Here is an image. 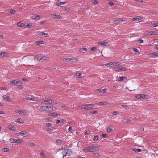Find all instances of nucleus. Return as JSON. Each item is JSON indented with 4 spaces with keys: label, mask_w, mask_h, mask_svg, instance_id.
I'll list each match as a JSON object with an SVG mask.
<instances>
[{
    "label": "nucleus",
    "mask_w": 158,
    "mask_h": 158,
    "mask_svg": "<svg viewBox=\"0 0 158 158\" xmlns=\"http://www.w3.org/2000/svg\"><path fill=\"white\" fill-rule=\"evenodd\" d=\"M40 155L41 158H46L43 150L40 151Z\"/></svg>",
    "instance_id": "f3484780"
},
{
    "label": "nucleus",
    "mask_w": 158,
    "mask_h": 158,
    "mask_svg": "<svg viewBox=\"0 0 158 158\" xmlns=\"http://www.w3.org/2000/svg\"><path fill=\"white\" fill-rule=\"evenodd\" d=\"M0 89L1 90H6V88L4 87H1L0 88Z\"/></svg>",
    "instance_id": "69168bd1"
},
{
    "label": "nucleus",
    "mask_w": 158,
    "mask_h": 158,
    "mask_svg": "<svg viewBox=\"0 0 158 158\" xmlns=\"http://www.w3.org/2000/svg\"><path fill=\"white\" fill-rule=\"evenodd\" d=\"M40 107H41V109L44 110V111H45V108H46V106H40Z\"/></svg>",
    "instance_id": "de8ad7c7"
},
{
    "label": "nucleus",
    "mask_w": 158,
    "mask_h": 158,
    "mask_svg": "<svg viewBox=\"0 0 158 158\" xmlns=\"http://www.w3.org/2000/svg\"><path fill=\"white\" fill-rule=\"evenodd\" d=\"M51 16H52L54 18H56L57 19H61L63 17L60 15L56 14L55 13L53 14H51Z\"/></svg>",
    "instance_id": "1a4fd4ad"
},
{
    "label": "nucleus",
    "mask_w": 158,
    "mask_h": 158,
    "mask_svg": "<svg viewBox=\"0 0 158 158\" xmlns=\"http://www.w3.org/2000/svg\"><path fill=\"white\" fill-rule=\"evenodd\" d=\"M56 108L55 107L51 106H47L45 108V111L48 112H51L56 110Z\"/></svg>",
    "instance_id": "20e7f679"
},
{
    "label": "nucleus",
    "mask_w": 158,
    "mask_h": 158,
    "mask_svg": "<svg viewBox=\"0 0 158 158\" xmlns=\"http://www.w3.org/2000/svg\"><path fill=\"white\" fill-rule=\"evenodd\" d=\"M133 50L135 52H138L137 49V48H133Z\"/></svg>",
    "instance_id": "680f3d73"
},
{
    "label": "nucleus",
    "mask_w": 158,
    "mask_h": 158,
    "mask_svg": "<svg viewBox=\"0 0 158 158\" xmlns=\"http://www.w3.org/2000/svg\"><path fill=\"white\" fill-rule=\"evenodd\" d=\"M48 57L46 56H40L35 57L34 58V59H36L37 60H48Z\"/></svg>",
    "instance_id": "39448f33"
},
{
    "label": "nucleus",
    "mask_w": 158,
    "mask_h": 158,
    "mask_svg": "<svg viewBox=\"0 0 158 158\" xmlns=\"http://www.w3.org/2000/svg\"><path fill=\"white\" fill-rule=\"evenodd\" d=\"M67 58H63L62 59V61L64 62H67Z\"/></svg>",
    "instance_id": "5fc2aeb1"
},
{
    "label": "nucleus",
    "mask_w": 158,
    "mask_h": 158,
    "mask_svg": "<svg viewBox=\"0 0 158 158\" xmlns=\"http://www.w3.org/2000/svg\"><path fill=\"white\" fill-rule=\"evenodd\" d=\"M76 76L77 78H80L81 77V73H76Z\"/></svg>",
    "instance_id": "e433bc0d"
},
{
    "label": "nucleus",
    "mask_w": 158,
    "mask_h": 158,
    "mask_svg": "<svg viewBox=\"0 0 158 158\" xmlns=\"http://www.w3.org/2000/svg\"><path fill=\"white\" fill-rule=\"evenodd\" d=\"M145 35L148 36L152 35H156V32L152 31H148L145 32Z\"/></svg>",
    "instance_id": "6e6552de"
},
{
    "label": "nucleus",
    "mask_w": 158,
    "mask_h": 158,
    "mask_svg": "<svg viewBox=\"0 0 158 158\" xmlns=\"http://www.w3.org/2000/svg\"><path fill=\"white\" fill-rule=\"evenodd\" d=\"M77 59L76 58H67V62H69V61H73V62L74 61L76 60Z\"/></svg>",
    "instance_id": "aec40b11"
},
{
    "label": "nucleus",
    "mask_w": 158,
    "mask_h": 158,
    "mask_svg": "<svg viewBox=\"0 0 158 158\" xmlns=\"http://www.w3.org/2000/svg\"><path fill=\"white\" fill-rule=\"evenodd\" d=\"M3 98L4 100H7L8 101H10L11 100V99H10V97L6 95H3Z\"/></svg>",
    "instance_id": "f8f14e48"
},
{
    "label": "nucleus",
    "mask_w": 158,
    "mask_h": 158,
    "mask_svg": "<svg viewBox=\"0 0 158 158\" xmlns=\"http://www.w3.org/2000/svg\"><path fill=\"white\" fill-rule=\"evenodd\" d=\"M3 151L4 152H7L9 151V149L6 148H3Z\"/></svg>",
    "instance_id": "c03bdc74"
},
{
    "label": "nucleus",
    "mask_w": 158,
    "mask_h": 158,
    "mask_svg": "<svg viewBox=\"0 0 158 158\" xmlns=\"http://www.w3.org/2000/svg\"><path fill=\"white\" fill-rule=\"evenodd\" d=\"M111 128L109 127L107 129V131L108 132H110L111 131Z\"/></svg>",
    "instance_id": "6e6d98bb"
},
{
    "label": "nucleus",
    "mask_w": 158,
    "mask_h": 158,
    "mask_svg": "<svg viewBox=\"0 0 158 158\" xmlns=\"http://www.w3.org/2000/svg\"><path fill=\"white\" fill-rule=\"evenodd\" d=\"M121 106L123 107H125V108H126V107L127 108L128 107V106L126 105H122Z\"/></svg>",
    "instance_id": "bf43d9fd"
},
{
    "label": "nucleus",
    "mask_w": 158,
    "mask_h": 158,
    "mask_svg": "<svg viewBox=\"0 0 158 158\" xmlns=\"http://www.w3.org/2000/svg\"><path fill=\"white\" fill-rule=\"evenodd\" d=\"M27 113V112L25 110H20L19 114L23 115H25Z\"/></svg>",
    "instance_id": "5701e85b"
},
{
    "label": "nucleus",
    "mask_w": 158,
    "mask_h": 158,
    "mask_svg": "<svg viewBox=\"0 0 158 158\" xmlns=\"http://www.w3.org/2000/svg\"><path fill=\"white\" fill-rule=\"evenodd\" d=\"M108 103L107 102H102L99 103V104L102 105H106Z\"/></svg>",
    "instance_id": "c756f323"
},
{
    "label": "nucleus",
    "mask_w": 158,
    "mask_h": 158,
    "mask_svg": "<svg viewBox=\"0 0 158 158\" xmlns=\"http://www.w3.org/2000/svg\"><path fill=\"white\" fill-rule=\"evenodd\" d=\"M97 111H91V114H96L97 113Z\"/></svg>",
    "instance_id": "0e129e2a"
},
{
    "label": "nucleus",
    "mask_w": 158,
    "mask_h": 158,
    "mask_svg": "<svg viewBox=\"0 0 158 158\" xmlns=\"http://www.w3.org/2000/svg\"><path fill=\"white\" fill-rule=\"evenodd\" d=\"M56 142L58 143H62V141L59 139H56Z\"/></svg>",
    "instance_id": "a18cd8bd"
},
{
    "label": "nucleus",
    "mask_w": 158,
    "mask_h": 158,
    "mask_svg": "<svg viewBox=\"0 0 158 158\" xmlns=\"http://www.w3.org/2000/svg\"><path fill=\"white\" fill-rule=\"evenodd\" d=\"M81 52H83V51H86L87 49L85 48H83L80 49Z\"/></svg>",
    "instance_id": "ea45409f"
},
{
    "label": "nucleus",
    "mask_w": 158,
    "mask_h": 158,
    "mask_svg": "<svg viewBox=\"0 0 158 158\" xmlns=\"http://www.w3.org/2000/svg\"><path fill=\"white\" fill-rule=\"evenodd\" d=\"M98 139V136L97 135L94 136L93 139V141L94 142L96 141Z\"/></svg>",
    "instance_id": "2f4dec72"
},
{
    "label": "nucleus",
    "mask_w": 158,
    "mask_h": 158,
    "mask_svg": "<svg viewBox=\"0 0 158 158\" xmlns=\"http://www.w3.org/2000/svg\"><path fill=\"white\" fill-rule=\"evenodd\" d=\"M136 98L137 99L141 98H148V96L147 95H144L143 94H139L137 95L136 96Z\"/></svg>",
    "instance_id": "423d86ee"
},
{
    "label": "nucleus",
    "mask_w": 158,
    "mask_h": 158,
    "mask_svg": "<svg viewBox=\"0 0 158 158\" xmlns=\"http://www.w3.org/2000/svg\"><path fill=\"white\" fill-rule=\"evenodd\" d=\"M108 4L110 5V6H113L114 5V3H113L111 2V1H110L108 2Z\"/></svg>",
    "instance_id": "864d4df0"
},
{
    "label": "nucleus",
    "mask_w": 158,
    "mask_h": 158,
    "mask_svg": "<svg viewBox=\"0 0 158 158\" xmlns=\"http://www.w3.org/2000/svg\"><path fill=\"white\" fill-rule=\"evenodd\" d=\"M107 135L106 134H102V136L103 138H106V137Z\"/></svg>",
    "instance_id": "3c124183"
},
{
    "label": "nucleus",
    "mask_w": 158,
    "mask_h": 158,
    "mask_svg": "<svg viewBox=\"0 0 158 158\" xmlns=\"http://www.w3.org/2000/svg\"><path fill=\"white\" fill-rule=\"evenodd\" d=\"M7 53L2 52L0 53V56H7Z\"/></svg>",
    "instance_id": "bb28decb"
},
{
    "label": "nucleus",
    "mask_w": 158,
    "mask_h": 158,
    "mask_svg": "<svg viewBox=\"0 0 158 158\" xmlns=\"http://www.w3.org/2000/svg\"><path fill=\"white\" fill-rule=\"evenodd\" d=\"M19 134L21 136H24V135L26 134V132L24 131H22L20 132Z\"/></svg>",
    "instance_id": "f704fd0d"
},
{
    "label": "nucleus",
    "mask_w": 158,
    "mask_h": 158,
    "mask_svg": "<svg viewBox=\"0 0 158 158\" xmlns=\"http://www.w3.org/2000/svg\"><path fill=\"white\" fill-rule=\"evenodd\" d=\"M106 91V89H98L97 90V92L98 93H105Z\"/></svg>",
    "instance_id": "ddd939ff"
},
{
    "label": "nucleus",
    "mask_w": 158,
    "mask_h": 158,
    "mask_svg": "<svg viewBox=\"0 0 158 158\" xmlns=\"http://www.w3.org/2000/svg\"><path fill=\"white\" fill-rule=\"evenodd\" d=\"M65 121L64 119H62L60 120H57L56 121V123L57 124L59 123H62L65 122Z\"/></svg>",
    "instance_id": "dca6fc26"
},
{
    "label": "nucleus",
    "mask_w": 158,
    "mask_h": 158,
    "mask_svg": "<svg viewBox=\"0 0 158 158\" xmlns=\"http://www.w3.org/2000/svg\"><path fill=\"white\" fill-rule=\"evenodd\" d=\"M95 106L94 104H86L84 105V109L89 110L94 108Z\"/></svg>",
    "instance_id": "0eeeda50"
},
{
    "label": "nucleus",
    "mask_w": 158,
    "mask_h": 158,
    "mask_svg": "<svg viewBox=\"0 0 158 158\" xmlns=\"http://www.w3.org/2000/svg\"><path fill=\"white\" fill-rule=\"evenodd\" d=\"M96 48H96V47H92V48H91V50L92 51H93L94 52V51H95L96 50Z\"/></svg>",
    "instance_id": "603ef678"
},
{
    "label": "nucleus",
    "mask_w": 158,
    "mask_h": 158,
    "mask_svg": "<svg viewBox=\"0 0 158 158\" xmlns=\"http://www.w3.org/2000/svg\"><path fill=\"white\" fill-rule=\"evenodd\" d=\"M121 66H118L115 67L114 69L115 71L119 72V71L121 70Z\"/></svg>",
    "instance_id": "b1692460"
},
{
    "label": "nucleus",
    "mask_w": 158,
    "mask_h": 158,
    "mask_svg": "<svg viewBox=\"0 0 158 158\" xmlns=\"http://www.w3.org/2000/svg\"><path fill=\"white\" fill-rule=\"evenodd\" d=\"M155 56H158V51L154 52Z\"/></svg>",
    "instance_id": "e2e57ef3"
},
{
    "label": "nucleus",
    "mask_w": 158,
    "mask_h": 158,
    "mask_svg": "<svg viewBox=\"0 0 158 158\" xmlns=\"http://www.w3.org/2000/svg\"><path fill=\"white\" fill-rule=\"evenodd\" d=\"M68 151H63L62 152V153L63 154V158H64L67 155V153H68Z\"/></svg>",
    "instance_id": "c85d7f7f"
},
{
    "label": "nucleus",
    "mask_w": 158,
    "mask_h": 158,
    "mask_svg": "<svg viewBox=\"0 0 158 158\" xmlns=\"http://www.w3.org/2000/svg\"><path fill=\"white\" fill-rule=\"evenodd\" d=\"M43 103L44 104L45 103H47L48 104H56V101L55 100L45 98L43 99Z\"/></svg>",
    "instance_id": "f257e3e1"
},
{
    "label": "nucleus",
    "mask_w": 158,
    "mask_h": 158,
    "mask_svg": "<svg viewBox=\"0 0 158 158\" xmlns=\"http://www.w3.org/2000/svg\"><path fill=\"white\" fill-rule=\"evenodd\" d=\"M142 19V18L140 16H138V17L134 18L132 19V21H139Z\"/></svg>",
    "instance_id": "a211bd4d"
},
{
    "label": "nucleus",
    "mask_w": 158,
    "mask_h": 158,
    "mask_svg": "<svg viewBox=\"0 0 158 158\" xmlns=\"http://www.w3.org/2000/svg\"><path fill=\"white\" fill-rule=\"evenodd\" d=\"M126 77L123 76V77H121L118 78V79L117 81H123L124 79H126Z\"/></svg>",
    "instance_id": "a878e982"
},
{
    "label": "nucleus",
    "mask_w": 158,
    "mask_h": 158,
    "mask_svg": "<svg viewBox=\"0 0 158 158\" xmlns=\"http://www.w3.org/2000/svg\"><path fill=\"white\" fill-rule=\"evenodd\" d=\"M31 19H37L38 20L40 19V16L37 15V14L33 15L31 17Z\"/></svg>",
    "instance_id": "9b49d317"
},
{
    "label": "nucleus",
    "mask_w": 158,
    "mask_h": 158,
    "mask_svg": "<svg viewBox=\"0 0 158 158\" xmlns=\"http://www.w3.org/2000/svg\"><path fill=\"white\" fill-rule=\"evenodd\" d=\"M138 42L140 44L142 43L143 42V41L141 39H139L138 40Z\"/></svg>",
    "instance_id": "13d9d810"
},
{
    "label": "nucleus",
    "mask_w": 158,
    "mask_h": 158,
    "mask_svg": "<svg viewBox=\"0 0 158 158\" xmlns=\"http://www.w3.org/2000/svg\"><path fill=\"white\" fill-rule=\"evenodd\" d=\"M78 109L79 110H82L84 109V105L79 106L78 107Z\"/></svg>",
    "instance_id": "4c0bfd02"
},
{
    "label": "nucleus",
    "mask_w": 158,
    "mask_h": 158,
    "mask_svg": "<svg viewBox=\"0 0 158 158\" xmlns=\"http://www.w3.org/2000/svg\"><path fill=\"white\" fill-rule=\"evenodd\" d=\"M10 14H15L16 12V11L15 10H13V9L10 10Z\"/></svg>",
    "instance_id": "a19ab883"
},
{
    "label": "nucleus",
    "mask_w": 158,
    "mask_h": 158,
    "mask_svg": "<svg viewBox=\"0 0 158 158\" xmlns=\"http://www.w3.org/2000/svg\"><path fill=\"white\" fill-rule=\"evenodd\" d=\"M112 114H113L114 115H116L118 114V112L117 111H114L113 112Z\"/></svg>",
    "instance_id": "052dcab7"
},
{
    "label": "nucleus",
    "mask_w": 158,
    "mask_h": 158,
    "mask_svg": "<svg viewBox=\"0 0 158 158\" xmlns=\"http://www.w3.org/2000/svg\"><path fill=\"white\" fill-rule=\"evenodd\" d=\"M49 116H52L53 117H56L58 115L55 112L51 113H49L48 114Z\"/></svg>",
    "instance_id": "412c9836"
},
{
    "label": "nucleus",
    "mask_w": 158,
    "mask_h": 158,
    "mask_svg": "<svg viewBox=\"0 0 158 158\" xmlns=\"http://www.w3.org/2000/svg\"><path fill=\"white\" fill-rule=\"evenodd\" d=\"M94 155L95 157H100L101 155L98 152L94 153Z\"/></svg>",
    "instance_id": "58836bf2"
},
{
    "label": "nucleus",
    "mask_w": 158,
    "mask_h": 158,
    "mask_svg": "<svg viewBox=\"0 0 158 158\" xmlns=\"http://www.w3.org/2000/svg\"><path fill=\"white\" fill-rule=\"evenodd\" d=\"M62 150H64L63 151H68V152H70V151H69L68 149L66 148H65V147H64L63 148H62Z\"/></svg>",
    "instance_id": "37998d69"
},
{
    "label": "nucleus",
    "mask_w": 158,
    "mask_h": 158,
    "mask_svg": "<svg viewBox=\"0 0 158 158\" xmlns=\"http://www.w3.org/2000/svg\"><path fill=\"white\" fill-rule=\"evenodd\" d=\"M40 35H43L45 37H47L48 35V34L47 33L43 32H40Z\"/></svg>",
    "instance_id": "72a5a7b5"
},
{
    "label": "nucleus",
    "mask_w": 158,
    "mask_h": 158,
    "mask_svg": "<svg viewBox=\"0 0 158 158\" xmlns=\"http://www.w3.org/2000/svg\"><path fill=\"white\" fill-rule=\"evenodd\" d=\"M44 42L43 41H36L35 42V44H36L40 45L44 44Z\"/></svg>",
    "instance_id": "393cba45"
},
{
    "label": "nucleus",
    "mask_w": 158,
    "mask_h": 158,
    "mask_svg": "<svg viewBox=\"0 0 158 158\" xmlns=\"http://www.w3.org/2000/svg\"><path fill=\"white\" fill-rule=\"evenodd\" d=\"M11 82L13 84H20L19 81H16L15 80H13V81H11Z\"/></svg>",
    "instance_id": "cd10ccee"
},
{
    "label": "nucleus",
    "mask_w": 158,
    "mask_h": 158,
    "mask_svg": "<svg viewBox=\"0 0 158 158\" xmlns=\"http://www.w3.org/2000/svg\"><path fill=\"white\" fill-rule=\"evenodd\" d=\"M8 127L11 130L13 131H14L15 130V127L14 126L11 125H8Z\"/></svg>",
    "instance_id": "6ab92c4d"
},
{
    "label": "nucleus",
    "mask_w": 158,
    "mask_h": 158,
    "mask_svg": "<svg viewBox=\"0 0 158 158\" xmlns=\"http://www.w3.org/2000/svg\"><path fill=\"white\" fill-rule=\"evenodd\" d=\"M155 56L154 52L153 53H152L150 54V57H152L153 56Z\"/></svg>",
    "instance_id": "338daca9"
},
{
    "label": "nucleus",
    "mask_w": 158,
    "mask_h": 158,
    "mask_svg": "<svg viewBox=\"0 0 158 158\" xmlns=\"http://www.w3.org/2000/svg\"><path fill=\"white\" fill-rule=\"evenodd\" d=\"M10 142L13 143H20L22 142V140L20 139H17L14 138H10L9 139Z\"/></svg>",
    "instance_id": "7ed1b4c3"
},
{
    "label": "nucleus",
    "mask_w": 158,
    "mask_h": 158,
    "mask_svg": "<svg viewBox=\"0 0 158 158\" xmlns=\"http://www.w3.org/2000/svg\"><path fill=\"white\" fill-rule=\"evenodd\" d=\"M31 24L30 25V24H27L26 25V27H27L30 28V27L31 26Z\"/></svg>",
    "instance_id": "774afa93"
},
{
    "label": "nucleus",
    "mask_w": 158,
    "mask_h": 158,
    "mask_svg": "<svg viewBox=\"0 0 158 158\" xmlns=\"http://www.w3.org/2000/svg\"><path fill=\"white\" fill-rule=\"evenodd\" d=\"M93 3L94 4H98V2L97 0H94L93 1Z\"/></svg>",
    "instance_id": "8fccbe9b"
},
{
    "label": "nucleus",
    "mask_w": 158,
    "mask_h": 158,
    "mask_svg": "<svg viewBox=\"0 0 158 158\" xmlns=\"http://www.w3.org/2000/svg\"><path fill=\"white\" fill-rule=\"evenodd\" d=\"M112 21L114 24L118 23L119 22L122 21L123 20L121 18L118 19H112Z\"/></svg>",
    "instance_id": "9d476101"
},
{
    "label": "nucleus",
    "mask_w": 158,
    "mask_h": 158,
    "mask_svg": "<svg viewBox=\"0 0 158 158\" xmlns=\"http://www.w3.org/2000/svg\"><path fill=\"white\" fill-rule=\"evenodd\" d=\"M108 43L106 42H100L98 43V45L105 46L107 45V44H108Z\"/></svg>",
    "instance_id": "4468645a"
},
{
    "label": "nucleus",
    "mask_w": 158,
    "mask_h": 158,
    "mask_svg": "<svg viewBox=\"0 0 158 158\" xmlns=\"http://www.w3.org/2000/svg\"><path fill=\"white\" fill-rule=\"evenodd\" d=\"M35 98H30V97H27V100H32L35 101Z\"/></svg>",
    "instance_id": "c9c22d12"
},
{
    "label": "nucleus",
    "mask_w": 158,
    "mask_h": 158,
    "mask_svg": "<svg viewBox=\"0 0 158 158\" xmlns=\"http://www.w3.org/2000/svg\"><path fill=\"white\" fill-rule=\"evenodd\" d=\"M17 122L18 123H21L22 122V120L20 118H18L17 119Z\"/></svg>",
    "instance_id": "79ce46f5"
},
{
    "label": "nucleus",
    "mask_w": 158,
    "mask_h": 158,
    "mask_svg": "<svg viewBox=\"0 0 158 158\" xmlns=\"http://www.w3.org/2000/svg\"><path fill=\"white\" fill-rule=\"evenodd\" d=\"M66 3V2H57L56 4L58 6L63 5Z\"/></svg>",
    "instance_id": "4be33fe9"
},
{
    "label": "nucleus",
    "mask_w": 158,
    "mask_h": 158,
    "mask_svg": "<svg viewBox=\"0 0 158 158\" xmlns=\"http://www.w3.org/2000/svg\"><path fill=\"white\" fill-rule=\"evenodd\" d=\"M47 131L48 133L50 134H51L52 133V131H51V129L49 128L47 130Z\"/></svg>",
    "instance_id": "49530a36"
},
{
    "label": "nucleus",
    "mask_w": 158,
    "mask_h": 158,
    "mask_svg": "<svg viewBox=\"0 0 158 158\" xmlns=\"http://www.w3.org/2000/svg\"><path fill=\"white\" fill-rule=\"evenodd\" d=\"M151 24L152 26L154 27H158V23L156 22H155L153 23H151Z\"/></svg>",
    "instance_id": "473e14b6"
},
{
    "label": "nucleus",
    "mask_w": 158,
    "mask_h": 158,
    "mask_svg": "<svg viewBox=\"0 0 158 158\" xmlns=\"http://www.w3.org/2000/svg\"><path fill=\"white\" fill-rule=\"evenodd\" d=\"M90 133V131H86L85 132V135H88Z\"/></svg>",
    "instance_id": "4d7b16f0"
},
{
    "label": "nucleus",
    "mask_w": 158,
    "mask_h": 158,
    "mask_svg": "<svg viewBox=\"0 0 158 158\" xmlns=\"http://www.w3.org/2000/svg\"><path fill=\"white\" fill-rule=\"evenodd\" d=\"M96 148L94 146H90L86 147L83 149V151L85 152H93L96 151L95 149Z\"/></svg>",
    "instance_id": "f03ea898"
},
{
    "label": "nucleus",
    "mask_w": 158,
    "mask_h": 158,
    "mask_svg": "<svg viewBox=\"0 0 158 158\" xmlns=\"http://www.w3.org/2000/svg\"><path fill=\"white\" fill-rule=\"evenodd\" d=\"M121 64L119 62H114L113 65L114 66H118L120 65Z\"/></svg>",
    "instance_id": "7c9ffc66"
},
{
    "label": "nucleus",
    "mask_w": 158,
    "mask_h": 158,
    "mask_svg": "<svg viewBox=\"0 0 158 158\" xmlns=\"http://www.w3.org/2000/svg\"><path fill=\"white\" fill-rule=\"evenodd\" d=\"M17 25L19 27H23L25 25V24L23 23V21H21L17 23Z\"/></svg>",
    "instance_id": "2eb2a0df"
},
{
    "label": "nucleus",
    "mask_w": 158,
    "mask_h": 158,
    "mask_svg": "<svg viewBox=\"0 0 158 158\" xmlns=\"http://www.w3.org/2000/svg\"><path fill=\"white\" fill-rule=\"evenodd\" d=\"M121 70L123 71H126V68L124 67H121Z\"/></svg>",
    "instance_id": "09e8293b"
}]
</instances>
